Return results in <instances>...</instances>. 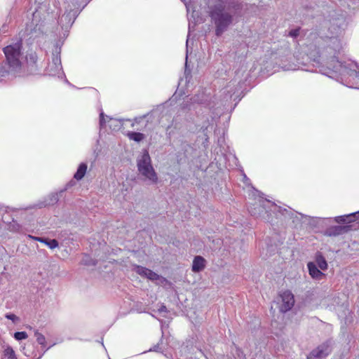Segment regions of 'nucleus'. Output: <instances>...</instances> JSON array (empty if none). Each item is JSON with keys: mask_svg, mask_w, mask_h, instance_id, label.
<instances>
[{"mask_svg": "<svg viewBox=\"0 0 359 359\" xmlns=\"http://www.w3.org/2000/svg\"><path fill=\"white\" fill-rule=\"evenodd\" d=\"M327 67L332 71L330 77H335L349 88H359V68L355 62H342L334 55L327 62Z\"/></svg>", "mask_w": 359, "mask_h": 359, "instance_id": "obj_1", "label": "nucleus"}, {"mask_svg": "<svg viewBox=\"0 0 359 359\" xmlns=\"http://www.w3.org/2000/svg\"><path fill=\"white\" fill-rule=\"evenodd\" d=\"M22 45V40L19 39L3 49L8 69L0 66V76H4L10 72H18L21 69L23 60Z\"/></svg>", "mask_w": 359, "mask_h": 359, "instance_id": "obj_2", "label": "nucleus"}, {"mask_svg": "<svg viewBox=\"0 0 359 359\" xmlns=\"http://www.w3.org/2000/svg\"><path fill=\"white\" fill-rule=\"evenodd\" d=\"M346 26V19L343 15H339L336 18H332L330 21L327 37L330 39L332 48L335 53H339L340 50L342 48V42L341 39H339V37L342 36Z\"/></svg>", "mask_w": 359, "mask_h": 359, "instance_id": "obj_3", "label": "nucleus"}, {"mask_svg": "<svg viewBox=\"0 0 359 359\" xmlns=\"http://www.w3.org/2000/svg\"><path fill=\"white\" fill-rule=\"evenodd\" d=\"M137 167L140 174L144 177V180L150 184H156L158 178L157 173L151 165V160L149 152L144 150L137 159Z\"/></svg>", "mask_w": 359, "mask_h": 359, "instance_id": "obj_4", "label": "nucleus"}, {"mask_svg": "<svg viewBox=\"0 0 359 359\" xmlns=\"http://www.w3.org/2000/svg\"><path fill=\"white\" fill-rule=\"evenodd\" d=\"M210 16L215 25V34L221 36L232 23L233 15L224 11L222 6H216L210 11Z\"/></svg>", "mask_w": 359, "mask_h": 359, "instance_id": "obj_5", "label": "nucleus"}, {"mask_svg": "<svg viewBox=\"0 0 359 359\" xmlns=\"http://www.w3.org/2000/svg\"><path fill=\"white\" fill-rule=\"evenodd\" d=\"M61 48L56 45L52 53L51 61L48 63L46 71L50 76H58L62 73V67L60 59Z\"/></svg>", "mask_w": 359, "mask_h": 359, "instance_id": "obj_6", "label": "nucleus"}, {"mask_svg": "<svg viewBox=\"0 0 359 359\" xmlns=\"http://www.w3.org/2000/svg\"><path fill=\"white\" fill-rule=\"evenodd\" d=\"M332 351L330 341H326L313 349L307 359H325Z\"/></svg>", "mask_w": 359, "mask_h": 359, "instance_id": "obj_7", "label": "nucleus"}, {"mask_svg": "<svg viewBox=\"0 0 359 359\" xmlns=\"http://www.w3.org/2000/svg\"><path fill=\"white\" fill-rule=\"evenodd\" d=\"M282 304L280 306V311L285 313L290 310L294 304V296L290 291H285L280 294Z\"/></svg>", "mask_w": 359, "mask_h": 359, "instance_id": "obj_8", "label": "nucleus"}, {"mask_svg": "<svg viewBox=\"0 0 359 359\" xmlns=\"http://www.w3.org/2000/svg\"><path fill=\"white\" fill-rule=\"evenodd\" d=\"M265 202L269 203V201L261 200V201H259V204H254L253 206H250L248 208L249 212L255 217H262V215L264 211H266V212H267V211L266 210V208L264 205Z\"/></svg>", "mask_w": 359, "mask_h": 359, "instance_id": "obj_9", "label": "nucleus"}, {"mask_svg": "<svg viewBox=\"0 0 359 359\" xmlns=\"http://www.w3.org/2000/svg\"><path fill=\"white\" fill-rule=\"evenodd\" d=\"M205 259L201 256H196L192 263V271L194 272H200L205 267Z\"/></svg>", "mask_w": 359, "mask_h": 359, "instance_id": "obj_10", "label": "nucleus"}, {"mask_svg": "<svg viewBox=\"0 0 359 359\" xmlns=\"http://www.w3.org/2000/svg\"><path fill=\"white\" fill-rule=\"evenodd\" d=\"M308 269L309 274L313 278L320 280L323 276H324V273H322L318 268L316 264L313 262H309L308 264Z\"/></svg>", "mask_w": 359, "mask_h": 359, "instance_id": "obj_11", "label": "nucleus"}, {"mask_svg": "<svg viewBox=\"0 0 359 359\" xmlns=\"http://www.w3.org/2000/svg\"><path fill=\"white\" fill-rule=\"evenodd\" d=\"M59 201V196L58 194L54 193L50 194L47 198L44 200V201L40 203L37 205L39 208H43L48 205H53L55 204Z\"/></svg>", "mask_w": 359, "mask_h": 359, "instance_id": "obj_12", "label": "nucleus"}, {"mask_svg": "<svg viewBox=\"0 0 359 359\" xmlns=\"http://www.w3.org/2000/svg\"><path fill=\"white\" fill-rule=\"evenodd\" d=\"M344 229H345L344 226H332V227H330L327 229H326L325 234L329 236H336L341 234L344 232Z\"/></svg>", "mask_w": 359, "mask_h": 359, "instance_id": "obj_13", "label": "nucleus"}, {"mask_svg": "<svg viewBox=\"0 0 359 359\" xmlns=\"http://www.w3.org/2000/svg\"><path fill=\"white\" fill-rule=\"evenodd\" d=\"M87 168L88 166L86 163H81L79 165L76 173L74 174V177L76 180H81L86 175Z\"/></svg>", "mask_w": 359, "mask_h": 359, "instance_id": "obj_14", "label": "nucleus"}, {"mask_svg": "<svg viewBox=\"0 0 359 359\" xmlns=\"http://www.w3.org/2000/svg\"><path fill=\"white\" fill-rule=\"evenodd\" d=\"M127 135L130 140L137 142H140L144 139V135L141 133L129 132Z\"/></svg>", "mask_w": 359, "mask_h": 359, "instance_id": "obj_15", "label": "nucleus"}, {"mask_svg": "<svg viewBox=\"0 0 359 359\" xmlns=\"http://www.w3.org/2000/svg\"><path fill=\"white\" fill-rule=\"evenodd\" d=\"M358 212L352 213L348 215H343V216H339L335 217V221L337 223H346V222H351L352 220H348V218L351 217H355V215Z\"/></svg>", "mask_w": 359, "mask_h": 359, "instance_id": "obj_16", "label": "nucleus"}, {"mask_svg": "<svg viewBox=\"0 0 359 359\" xmlns=\"http://www.w3.org/2000/svg\"><path fill=\"white\" fill-rule=\"evenodd\" d=\"M316 263L321 270H325L327 268V264L325 259L320 255L316 257Z\"/></svg>", "mask_w": 359, "mask_h": 359, "instance_id": "obj_17", "label": "nucleus"}, {"mask_svg": "<svg viewBox=\"0 0 359 359\" xmlns=\"http://www.w3.org/2000/svg\"><path fill=\"white\" fill-rule=\"evenodd\" d=\"M4 355L7 359H18L12 347L8 346L4 351Z\"/></svg>", "mask_w": 359, "mask_h": 359, "instance_id": "obj_18", "label": "nucleus"}, {"mask_svg": "<svg viewBox=\"0 0 359 359\" xmlns=\"http://www.w3.org/2000/svg\"><path fill=\"white\" fill-rule=\"evenodd\" d=\"M148 270H149V269L142 266H135V272L142 277L147 276Z\"/></svg>", "mask_w": 359, "mask_h": 359, "instance_id": "obj_19", "label": "nucleus"}, {"mask_svg": "<svg viewBox=\"0 0 359 359\" xmlns=\"http://www.w3.org/2000/svg\"><path fill=\"white\" fill-rule=\"evenodd\" d=\"M34 336L36 337V341L41 346H44L46 344L45 337L38 331L34 332Z\"/></svg>", "mask_w": 359, "mask_h": 359, "instance_id": "obj_20", "label": "nucleus"}, {"mask_svg": "<svg viewBox=\"0 0 359 359\" xmlns=\"http://www.w3.org/2000/svg\"><path fill=\"white\" fill-rule=\"evenodd\" d=\"M146 278L151 280H157L160 279L161 276L153 271L149 269Z\"/></svg>", "mask_w": 359, "mask_h": 359, "instance_id": "obj_21", "label": "nucleus"}, {"mask_svg": "<svg viewBox=\"0 0 359 359\" xmlns=\"http://www.w3.org/2000/svg\"><path fill=\"white\" fill-rule=\"evenodd\" d=\"M26 60L27 63L35 64L37 61V56L35 53H31L26 56Z\"/></svg>", "mask_w": 359, "mask_h": 359, "instance_id": "obj_22", "label": "nucleus"}, {"mask_svg": "<svg viewBox=\"0 0 359 359\" xmlns=\"http://www.w3.org/2000/svg\"><path fill=\"white\" fill-rule=\"evenodd\" d=\"M27 337L28 335L26 332H17L14 334V338L18 341L25 339Z\"/></svg>", "mask_w": 359, "mask_h": 359, "instance_id": "obj_23", "label": "nucleus"}, {"mask_svg": "<svg viewBox=\"0 0 359 359\" xmlns=\"http://www.w3.org/2000/svg\"><path fill=\"white\" fill-rule=\"evenodd\" d=\"M46 245L50 249H54L58 246V242L55 239H52L46 241Z\"/></svg>", "mask_w": 359, "mask_h": 359, "instance_id": "obj_24", "label": "nucleus"}, {"mask_svg": "<svg viewBox=\"0 0 359 359\" xmlns=\"http://www.w3.org/2000/svg\"><path fill=\"white\" fill-rule=\"evenodd\" d=\"M6 318L7 319H9V320H12L14 323L19 320V318L17 316H15V314H13V313H7L6 315Z\"/></svg>", "mask_w": 359, "mask_h": 359, "instance_id": "obj_25", "label": "nucleus"}, {"mask_svg": "<svg viewBox=\"0 0 359 359\" xmlns=\"http://www.w3.org/2000/svg\"><path fill=\"white\" fill-rule=\"evenodd\" d=\"M190 100H191L192 103H201L203 99L199 95H195L194 97L190 98Z\"/></svg>", "mask_w": 359, "mask_h": 359, "instance_id": "obj_26", "label": "nucleus"}, {"mask_svg": "<svg viewBox=\"0 0 359 359\" xmlns=\"http://www.w3.org/2000/svg\"><path fill=\"white\" fill-rule=\"evenodd\" d=\"M236 351L237 354L238 359H245V355L243 352L238 348H236Z\"/></svg>", "mask_w": 359, "mask_h": 359, "instance_id": "obj_27", "label": "nucleus"}, {"mask_svg": "<svg viewBox=\"0 0 359 359\" xmlns=\"http://www.w3.org/2000/svg\"><path fill=\"white\" fill-rule=\"evenodd\" d=\"M299 29H292L291 31H290L289 35L292 37H296L299 35Z\"/></svg>", "mask_w": 359, "mask_h": 359, "instance_id": "obj_28", "label": "nucleus"}, {"mask_svg": "<svg viewBox=\"0 0 359 359\" xmlns=\"http://www.w3.org/2000/svg\"><path fill=\"white\" fill-rule=\"evenodd\" d=\"M100 124L101 126H103L105 124V120L103 112H101L100 115Z\"/></svg>", "mask_w": 359, "mask_h": 359, "instance_id": "obj_29", "label": "nucleus"}, {"mask_svg": "<svg viewBox=\"0 0 359 359\" xmlns=\"http://www.w3.org/2000/svg\"><path fill=\"white\" fill-rule=\"evenodd\" d=\"M144 117H145V116H144L143 117L135 118L133 120V122L132 123V126H133V127H134V126H135V125L136 123H140V121H141L143 118H144Z\"/></svg>", "mask_w": 359, "mask_h": 359, "instance_id": "obj_30", "label": "nucleus"}, {"mask_svg": "<svg viewBox=\"0 0 359 359\" xmlns=\"http://www.w3.org/2000/svg\"><path fill=\"white\" fill-rule=\"evenodd\" d=\"M191 18H193L194 20V23H200L202 22V20H199V19H196V17H195V11H193L192 14H191Z\"/></svg>", "mask_w": 359, "mask_h": 359, "instance_id": "obj_31", "label": "nucleus"}, {"mask_svg": "<svg viewBox=\"0 0 359 359\" xmlns=\"http://www.w3.org/2000/svg\"><path fill=\"white\" fill-rule=\"evenodd\" d=\"M158 310L160 313L167 311L166 306L164 305H161Z\"/></svg>", "mask_w": 359, "mask_h": 359, "instance_id": "obj_32", "label": "nucleus"}, {"mask_svg": "<svg viewBox=\"0 0 359 359\" xmlns=\"http://www.w3.org/2000/svg\"><path fill=\"white\" fill-rule=\"evenodd\" d=\"M150 351H159V345L157 344V345H155L153 348H151L149 349Z\"/></svg>", "mask_w": 359, "mask_h": 359, "instance_id": "obj_33", "label": "nucleus"}, {"mask_svg": "<svg viewBox=\"0 0 359 359\" xmlns=\"http://www.w3.org/2000/svg\"><path fill=\"white\" fill-rule=\"evenodd\" d=\"M37 241H39L41 243L46 244L47 239L40 237L39 239H37Z\"/></svg>", "mask_w": 359, "mask_h": 359, "instance_id": "obj_34", "label": "nucleus"}, {"mask_svg": "<svg viewBox=\"0 0 359 359\" xmlns=\"http://www.w3.org/2000/svg\"><path fill=\"white\" fill-rule=\"evenodd\" d=\"M28 238H29L32 240H34V241H37V239H39L40 237H36V236H33L32 235H28Z\"/></svg>", "mask_w": 359, "mask_h": 359, "instance_id": "obj_35", "label": "nucleus"}, {"mask_svg": "<svg viewBox=\"0 0 359 359\" xmlns=\"http://www.w3.org/2000/svg\"><path fill=\"white\" fill-rule=\"evenodd\" d=\"M188 43H189V37L187 39V44H186L187 45V48L188 47Z\"/></svg>", "mask_w": 359, "mask_h": 359, "instance_id": "obj_36", "label": "nucleus"}, {"mask_svg": "<svg viewBox=\"0 0 359 359\" xmlns=\"http://www.w3.org/2000/svg\"><path fill=\"white\" fill-rule=\"evenodd\" d=\"M67 16H65V15H62V18H61V20H62V19H63L64 18H67Z\"/></svg>", "mask_w": 359, "mask_h": 359, "instance_id": "obj_37", "label": "nucleus"}, {"mask_svg": "<svg viewBox=\"0 0 359 359\" xmlns=\"http://www.w3.org/2000/svg\"><path fill=\"white\" fill-rule=\"evenodd\" d=\"M189 29H191V22H189Z\"/></svg>", "mask_w": 359, "mask_h": 359, "instance_id": "obj_38", "label": "nucleus"}, {"mask_svg": "<svg viewBox=\"0 0 359 359\" xmlns=\"http://www.w3.org/2000/svg\"><path fill=\"white\" fill-rule=\"evenodd\" d=\"M198 13H195V16L196 15V18L198 19V15H197Z\"/></svg>", "mask_w": 359, "mask_h": 359, "instance_id": "obj_39", "label": "nucleus"}]
</instances>
